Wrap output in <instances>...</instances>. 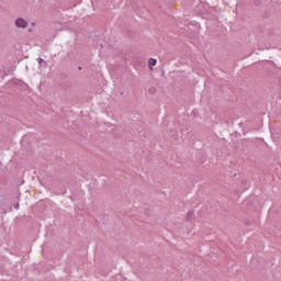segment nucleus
Listing matches in <instances>:
<instances>
[{
    "label": "nucleus",
    "instance_id": "nucleus-1",
    "mask_svg": "<svg viewBox=\"0 0 281 281\" xmlns=\"http://www.w3.org/2000/svg\"><path fill=\"white\" fill-rule=\"evenodd\" d=\"M14 25L18 27V30H27L30 23L23 18H18L14 20Z\"/></svg>",
    "mask_w": 281,
    "mask_h": 281
},
{
    "label": "nucleus",
    "instance_id": "nucleus-2",
    "mask_svg": "<svg viewBox=\"0 0 281 281\" xmlns=\"http://www.w3.org/2000/svg\"><path fill=\"white\" fill-rule=\"evenodd\" d=\"M187 221H194V211H189L188 212Z\"/></svg>",
    "mask_w": 281,
    "mask_h": 281
},
{
    "label": "nucleus",
    "instance_id": "nucleus-3",
    "mask_svg": "<svg viewBox=\"0 0 281 281\" xmlns=\"http://www.w3.org/2000/svg\"><path fill=\"white\" fill-rule=\"evenodd\" d=\"M148 65H149V67H155V65H157V59H155V58H149Z\"/></svg>",
    "mask_w": 281,
    "mask_h": 281
},
{
    "label": "nucleus",
    "instance_id": "nucleus-4",
    "mask_svg": "<svg viewBox=\"0 0 281 281\" xmlns=\"http://www.w3.org/2000/svg\"><path fill=\"white\" fill-rule=\"evenodd\" d=\"M37 60H38V64H40V65H47V63H45V59H44V58H41V57H40Z\"/></svg>",
    "mask_w": 281,
    "mask_h": 281
}]
</instances>
